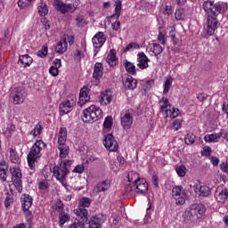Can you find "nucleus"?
I'll return each instance as SVG.
<instances>
[{
	"label": "nucleus",
	"mask_w": 228,
	"mask_h": 228,
	"mask_svg": "<svg viewBox=\"0 0 228 228\" xmlns=\"http://www.w3.org/2000/svg\"><path fill=\"white\" fill-rule=\"evenodd\" d=\"M203 10L207 13V33L208 35H215V31L218 29L219 15H224L227 12V4L206 1L203 3Z\"/></svg>",
	"instance_id": "1"
},
{
	"label": "nucleus",
	"mask_w": 228,
	"mask_h": 228,
	"mask_svg": "<svg viewBox=\"0 0 228 228\" xmlns=\"http://www.w3.org/2000/svg\"><path fill=\"white\" fill-rule=\"evenodd\" d=\"M45 149V142L42 140L37 141L30 149L27 156L28 167L32 172H35V161L38 159V158H42V151Z\"/></svg>",
	"instance_id": "2"
},
{
	"label": "nucleus",
	"mask_w": 228,
	"mask_h": 228,
	"mask_svg": "<svg viewBox=\"0 0 228 228\" xmlns=\"http://www.w3.org/2000/svg\"><path fill=\"white\" fill-rule=\"evenodd\" d=\"M101 118H102V110L95 105H91L83 111L82 120L86 124L97 122Z\"/></svg>",
	"instance_id": "3"
},
{
	"label": "nucleus",
	"mask_w": 228,
	"mask_h": 228,
	"mask_svg": "<svg viewBox=\"0 0 228 228\" xmlns=\"http://www.w3.org/2000/svg\"><path fill=\"white\" fill-rule=\"evenodd\" d=\"M70 167H72V160H61L60 165L53 168V177L63 184V183H65V177L69 175V168H70Z\"/></svg>",
	"instance_id": "4"
},
{
	"label": "nucleus",
	"mask_w": 228,
	"mask_h": 228,
	"mask_svg": "<svg viewBox=\"0 0 228 228\" xmlns=\"http://www.w3.org/2000/svg\"><path fill=\"white\" fill-rule=\"evenodd\" d=\"M90 199L82 198L79 201V206L77 209L74 210L75 215L78 216L83 222H88V210L85 208H90Z\"/></svg>",
	"instance_id": "5"
},
{
	"label": "nucleus",
	"mask_w": 228,
	"mask_h": 228,
	"mask_svg": "<svg viewBox=\"0 0 228 228\" xmlns=\"http://www.w3.org/2000/svg\"><path fill=\"white\" fill-rule=\"evenodd\" d=\"M26 97H28V93L26 92V89L21 86L14 87L11 92V98L12 99L14 105L24 104Z\"/></svg>",
	"instance_id": "6"
},
{
	"label": "nucleus",
	"mask_w": 228,
	"mask_h": 228,
	"mask_svg": "<svg viewBox=\"0 0 228 228\" xmlns=\"http://www.w3.org/2000/svg\"><path fill=\"white\" fill-rule=\"evenodd\" d=\"M55 6V10L60 12L62 15H65V13H74V12L77 10V4L76 2L71 4H65L61 0H56Z\"/></svg>",
	"instance_id": "7"
},
{
	"label": "nucleus",
	"mask_w": 228,
	"mask_h": 228,
	"mask_svg": "<svg viewBox=\"0 0 228 228\" xmlns=\"http://www.w3.org/2000/svg\"><path fill=\"white\" fill-rule=\"evenodd\" d=\"M76 101H77V99H76L74 94L69 96L66 102L61 103L60 112L62 113V115H67L68 113H70L74 106H76Z\"/></svg>",
	"instance_id": "8"
},
{
	"label": "nucleus",
	"mask_w": 228,
	"mask_h": 228,
	"mask_svg": "<svg viewBox=\"0 0 228 228\" xmlns=\"http://www.w3.org/2000/svg\"><path fill=\"white\" fill-rule=\"evenodd\" d=\"M103 145L108 149V151H110L111 152H117V151H118V143L111 134L105 135Z\"/></svg>",
	"instance_id": "9"
},
{
	"label": "nucleus",
	"mask_w": 228,
	"mask_h": 228,
	"mask_svg": "<svg viewBox=\"0 0 228 228\" xmlns=\"http://www.w3.org/2000/svg\"><path fill=\"white\" fill-rule=\"evenodd\" d=\"M121 126L125 130L131 129V126H133V114L129 110H123L121 112Z\"/></svg>",
	"instance_id": "10"
},
{
	"label": "nucleus",
	"mask_w": 228,
	"mask_h": 228,
	"mask_svg": "<svg viewBox=\"0 0 228 228\" xmlns=\"http://www.w3.org/2000/svg\"><path fill=\"white\" fill-rule=\"evenodd\" d=\"M172 197L176 200L177 206H183L186 200L183 197V186L176 185L172 189Z\"/></svg>",
	"instance_id": "11"
},
{
	"label": "nucleus",
	"mask_w": 228,
	"mask_h": 228,
	"mask_svg": "<svg viewBox=\"0 0 228 228\" xmlns=\"http://www.w3.org/2000/svg\"><path fill=\"white\" fill-rule=\"evenodd\" d=\"M86 102H90V88L88 86H84L80 89L77 104L82 108Z\"/></svg>",
	"instance_id": "12"
},
{
	"label": "nucleus",
	"mask_w": 228,
	"mask_h": 228,
	"mask_svg": "<svg viewBox=\"0 0 228 228\" xmlns=\"http://www.w3.org/2000/svg\"><path fill=\"white\" fill-rule=\"evenodd\" d=\"M149 61H151V60L145 55V53L140 52L137 54V67H139V69H142V70L143 69H148Z\"/></svg>",
	"instance_id": "13"
},
{
	"label": "nucleus",
	"mask_w": 228,
	"mask_h": 228,
	"mask_svg": "<svg viewBox=\"0 0 228 228\" xmlns=\"http://www.w3.org/2000/svg\"><path fill=\"white\" fill-rule=\"evenodd\" d=\"M134 186L135 191L142 195H145V193L149 191V183H147V181L143 178H141L136 183H134Z\"/></svg>",
	"instance_id": "14"
},
{
	"label": "nucleus",
	"mask_w": 228,
	"mask_h": 228,
	"mask_svg": "<svg viewBox=\"0 0 228 228\" xmlns=\"http://www.w3.org/2000/svg\"><path fill=\"white\" fill-rule=\"evenodd\" d=\"M160 113H163L165 118H168V115H170V110L172 109V105L168 102V99L163 97L160 101Z\"/></svg>",
	"instance_id": "15"
},
{
	"label": "nucleus",
	"mask_w": 228,
	"mask_h": 228,
	"mask_svg": "<svg viewBox=\"0 0 228 228\" xmlns=\"http://www.w3.org/2000/svg\"><path fill=\"white\" fill-rule=\"evenodd\" d=\"M20 200L23 211H29V208L33 206V198L28 194H22Z\"/></svg>",
	"instance_id": "16"
},
{
	"label": "nucleus",
	"mask_w": 228,
	"mask_h": 228,
	"mask_svg": "<svg viewBox=\"0 0 228 228\" xmlns=\"http://www.w3.org/2000/svg\"><path fill=\"white\" fill-rule=\"evenodd\" d=\"M93 45L96 49L101 47L102 45H104V43L106 42V37H104L103 32H98L92 39Z\"/></svg>",
	"instance_id": "17"
},
{
	"label": "nucleus",
	"mask_w": 228,
	"mask_h": 228,
	"mask_svg": "<svg viewBox=\"0 0 228 228\" xmlns=\"http://www.w3.org/2000/svg\"><path fill=\"white\" fill-rule=\"evenodd\" d=\"M189 209L195 216L196 219L199 218V215H204L206 213V207L202 204H192Z\"/></svg>",
	"instance_id": "18"
},
{
	"label": "nucleus",
	"mask_w": 228,
	"mask_h": 228,
	"mask_svg": "<svg viewBox=\"0 0 228 228\" xmlns=\"http://www.w3.org/2000/svg\"><path fill=\"white\" fill-rule=\"evenodd\" d=\"M194 191L195 193H200V197H209V194L211 193V190L206 185L194 186Z\"/></svg>",
	"instance_id": "19"
},
{
	"label": "nucleus",
	"mask_w": 228,
	"mask_h": 228,
	"mask_svg": "<svg viewBox=\"0 0 228 228\" xmlns=\"http://www.w3.org/2000/svg\"><path fill=\"white\" fill-rule=\"evenodd\" d=\"M67 39H61L57 45H55L54 51L58 54H63V53H67Z\"/></svg>",
	"instance_id": "20"
},
{
	"label": "nucleus",
	"mask_w": 228,
	"mask_h": 228,
	"mask_svg": "<svg viewBox=\"0 0 228 228\" xmlns=\"http://www.w3.org/2000/svg\"><path fill=\"white\" fill-rule=\"evenodd\" d=\"M183 222L184 224H193L195 222L196 217L192 211L190 210V208H187L185 212L183 215Z\"/></svg>",
	"instance_id": "21"
},
{
	"label": "nucleus",
	"mask_w": 228,
	"mask_h": 228,
	"mask_svg": "<svg viewBox=\"0 0 228 228\" xmlns=\"http://www.w3.org/2000/svg\"><path fill=\"white\" fill-rule=\"evenodd\" d=\"M106 61L110 67H115L117 65V51H115V49L110 50L106 58Z\"/></svg>",
	"instance_id": "22"
},
{
	"label": "nucleus",
	"mask_w": 228,
	"mask_h": 228,
	"mask_svg": "<svg viewBox=\"0 0 228 228\" xmlns=\"http://www.w3.org/2000/svg\"><path fill=\"white\" fill-rule=\"evenodd\" d=\"M111 186V183H110V180H105L98 183L96 184V191L97 193H101V191H106L110 190V187Z\"/></svg>",
	"instance_id": "23"
},
{
	"label": "nucleus",
	"mask_w": 228,
	"mask_h": 228,
	"mask_svg": "<svg viewBox=\"0 0 228 228\" xmlns=\"http://www.w3.org/2000/svg\"><path fill=\"white\" fill-rule=\"evenodd\" d=\"M137 85L138 82L136 81V79L133 78V77H126L124 82V86L126 90H134Z\"/></svg>",
	"instance_id": "24"
},
{
	"label": "nucleus",
	"mask_w": 228,
	"mask_h": 228,
	"mask_svg": "<svg viewBox=\"0 0 228 228\" xmlns=\"http://www.w3.org/2000/svg\"><path fill=\"white\" fill-rule=\"evenodd\" d=\"M102 70H103L102 63L96 62L94 68L93 77L94 79H101V77H102Z\"/></svg>",
	"instance_id": "25"
},
{
	"label": "nucleus",
	"mask_w": 228,
	"mask_h": 228,
	"mask_svg": "<svg viewBox=\"0 0 228 228\" xmlns=\"http://www.w3.org/2000/svg\"><path fill=\"white\" fill-rule=\"evenodd\" d=\"M113 97H111V94L108 93H102L99 97V102L102 104L103 106H108L110 102H111Z\"/></svg>",
	"instance_id": "26"
},
{
	"label": "nucleus",
	"mask_w": 228,
	"mask_h": 228,
	"mask_svg": "<svg viewBox=\"0 0 228 228\" xmlns=\"http://www.w3.org/2000/svg\"><path fill=\"white\" fill-rule=\"evenodd\" d=\"M37 12L41 17H45L49 13V8L47 7V4L44 3V0L38 4Z\"/></svg>",
	"instance_id": "27"
},
{
	"label": "nucleus",
	"mask_w": 228,
	"mask_h": 228,
	"mask_svg": "<svg viewBox=\"0 0 228 228\" xmlns=\"http://www.w3.org/2000/svg\"><path fill=\"white\" fill-rule=\"evenodd\" d=\"M115 13L110 16V19H118L120 18V12H122V2L120 0H117L115 2Z\"/></svg>",
	"instance_id": "28"
},
{
	"label": "nucleus",
	"mask_w": 228,
	"mask_h": 228,
	"mask_svg": "<svg viewBox=\"0 0 228 228\" xmlns=\"http://www.w3.org/2000/svg\"><path fill=\"white\" fill-rule=\"evenodd\" d=\"M70 221V215L65 212H59V226L63 227L67 222Z\"/></svg>",
	"instance_id": "29"
},
{
	"label": "nucleus",
	"mask_w": 228,
	"mask_h": 228,
	"mask_svg": "<svg viewBox=\"0 0 228 228\" xmlns=\"http://www.w3.org/2000/svg\"><path fill=\"white\" fill-rule=\"evenodd\" d=\"M18 63H21L24 67H29V65L33 63V58L28 54L21 55L20 56Z\"/></svg>",
	"instance_id": "30"
},
{
	"label": "nucleus",
	"mask_w": 228,
	"mask_h": 228,
	"mask_svg": "<svg viewBox=\"0 0 228 228\" xmlns=\"http://www.w3.org/2000/svg\"><path fill=\"white\" fill-rule=\"evenodd\" d=\"M205 142H208L209 143H216L217 142H220V135L218 133L207 134L204 137Z\"/></svg>",
	"instance_id": "31"
},
{
	"label": "nucleus",
	"mask_w": 228,
	"mask_h": 228,
	"mask_svg": "<svg viewBox=\"0 0 228 228\" xmlns=\"http://www.w3.org/2000/svg\"><path fill=\"white\" fill-rule=\"evenodd\" d=\"M128 183H132V184H136L138 181H140L142 178H140V175L134 171H131L127 175Z\"/></svg>",
	"instance_id": "32"
},
{
	"label": "nucleus",
	"mask_w": 228,
	"mask_h": 228,
	"mask_svg": "<svg viewBox=\"0 0 228 228\" xmlns=\"http://www.w3.org/2000/svg\"><path fill=\"white\" fill-rule=\"evenodd\" d=\"M67 142V128L61 127L59 132V139L58 143L59 145L65 144Z\"/></svg>",
	"instance_id": "33"
},
{
	"label": "nucleus",
	"mask_w": 228,
	"mask_h": 228,
	"mask_svg": "<svg viewBox=\"0 0 228 228\" xmlns=\"http://www.w3.org/2000/svg\"><path fill=\"white\" fill-rule=\"evenodd\" d=\"M22 177H12V184L19 193H22Z\"/></svg>",
	"instance_id": "34"
},
{
	"label": "nucleus",
	"mask_w": 228,
	"mask_h": 228,
	"mask_svg": "<svg viewBox=\"0 0 228 228\" xmlns=\"http://www.w3.org/2000/svg\"><path fill=\"white\" fill-rule=\"evenodd\" d=\"M125 61V68L126 72H128V74H131L132 76H134V74H136V66H134L133 62H130L128 61Z\"/></svg>",
	"instance_id": "35"
},
{
	"label": "nucleus",
	"mask_w": 228,
	"mask_h": 228,
	"mask_svg": "<svg viewBox=\"0 0 228 228\" xmlns=\"http://www.w3.org/2000/svg\"><path fill=\"white\" fill-rule=\"evenodd\" d=\"M60 158H67L69 156V146L67 144H59Z\"/></svg>",
	"instance_id": "36"
},
{
	"label": "nucleus",
	"mask_w": 228,
	"mask_h": 228,
	"mask_svg": "<svg viewBox=\"0 0 228 228\" xmlns=\"http://www.w3.org/2000/svg\"><path fill=\"white\" fill-rule=\"evenodd\" d=\"M77 222H74L69 224L68 228H85V224L88 221H83V219H79V216L77 217Z\"/></svg>",
	"instance_id": "37"
},
{
	"label": "nucleus",
	"mask_w": 228,
	"mask_h": 228,
	"mask_svg": "<svg viewBox=\"0 0 228 228\" xmlns=\"http://www.w3.org/2000/svg\"><path fill=\"white\" fill-rule=\"evenodd\" d=\"M77 28H85L86 26V20H85L84 15H77L75 19Z\"/></svg>",
	"instance_id": "38"
},
{
	"label": "nucleus",
	"mask_w": 228,
	"mask_h": 228,
	"mask_svg": "<svg viewBox=\"0 0 228 228\" xmlns=\"http://www.w3.org/2000/svg\"><path fill=\"white\" fill-rule=\"evenodd\" d=\"M227 197H228V191L227 190L224 189L219 192L216 199L218 202H225V200H227Z\"/></svg>",
	"instance_id": "39"
},
{
	"label": "nucleus",
	"mask_w": 228,
	"mask_h": 228,
	"mask_svg": "<svg viewBox=\"0 0 228 228\" xmlns=\"http://www.w3.org/2000/svg\"><path fill=\"white\" fill-rule=\"evenodd\" d=\"M172 77H168L165 83H164V91H163V94H168V92H170V86H172Z\"/></svg>",
	"instance_id": "40"
},
{
	"label": "nucleus",
	"mask_w": 228,
	"mask_h": 228,
	"mask_svg": "<svg viewBox=\"0 0 228 228\" xmlns=\"http://www.w3.org/2000/svg\"><path fill=\"white\" fill-rule=\"evenodd\" d=\"M106 215L104 214H98L94 216L92 219L98 223L100 225H102L106 222Z\"/></svg>",
	"instance_id": "41"
},
{
	"label": "nucleus",
	"mask_w": 228,
	"mask_h": 228,
	"mask_svg": "<svg viewBox=\"0 0 228 228\" xmlns=\"http://www.w3.org/2000/svg\"><path fill=\"white\" fill-rule=\"evenodd\" d=\"M12 163H19V155L13 148H9Z\"/></svg>",
	"instance_id": "42"
},
{
	"label": "nucleus",
	"mask_w": 228,
	"mask_h": 228,
	"mask_svg": "<svg viewBox=\"0 0 228 228\" xmlns=\"http://www.w3.org/2000/svg\"><path fill=\"white\" fill-rule=\"evenodd\" d=\"M184 142L186 145H193L195 143V134H187L184 137Z\"/></svg>",
	"instance_id": "43"
},
{
	"label": "nucleus",
	"mask_w": 228,
	"mask_h": 228,
	"mask_svg": "<svg viewBox=\"0 0 228 228\" xmlns=\"http://www.w3.org/2000/svg\"><path fill=\"white\" fill-rule=\"evenodd\" d=\"M113 126V118H111V116H108L107 118H105V120L103 122V127L105 129H111Z\"/></svg>",
	"instance_id": "44"
},
{
	"label": "nucleus",
	"mask_w": 228,
	"mask_h": 228,
	"mask_svg": "<svg viewBox=\"0 0 228 228\" xmlns=\"http://www.w3.org/2000/svg\"><path fill=\"white\" fill-rule=\"evenodd\" d=\"M152 53L155 54V56H159L163 53V48L159 44H153V51Z\"/></svg>",
	"instance_id": "45"
},
{
	"label": "nucleus",
	"mask_w": 228,
	"mask_h": 228,
	"mask_svg": "<svg viewBox=\"0 0 228 228\" xmlns=\"http://www.w3.org/2000/svg\"><path fill=\"white\" fill-rule=\"evenodd\" d=\"M175 171L177 173V175H179V177H184L186 175V167H184L183 165L176 167Z\"/></svg>",
	"instance_id": "46"
},
{
	"label": "nucleus",
	"mask_w": 228,
	"mask_h": 228,
	"mask_svg": "<svg viewBox=\"0 0 228 228\" xmlns=\"http://www.w3.org/2000/svg\"><path fill=\"white\" fill-rule=\"evenodd\" d=\"M37 56H39V58H45V56H47V44H45L41 50L37 52Z\"/></svg>",
	"instance_id": "47"
},
{
	"label": "nucleus",
	"mask_w": 228,
	"mask_h": 228,
	"mask_svg": "<svg viewBox=\"0 0 228 228\" xmlns=\"http://www.w3.org/2000/svg\"><path fill=\"white\" fill-rule=\"evenodd\" d=\"M175 19H176V20H183V19H184V10H176L175 12Z\"/></svg>",
	"instance_id": "48"
},
{
	"label": "nucleus",
	"mask_w": 228,
	"mask_h": 228,
	"mask_svg": "<svg viewBox=\"0 0 228 228\" xmlns=\"http://www.w3.org/2000/svg\"><path fill=\"white\" fill-rule=\"evenodd\" d=\"M12 174V177H22V173H20V169L13 167L10 169Z\"/></svg>",
	"instance_id": "49"
},
{
	"label": "nucleus",
	"mask_w": 228,
	"mask_h": 228,
	"mask_svg": "<svg viewBox=\"0 0 228 228\" xmlns=\"http://www.w3.org/2000/svg\"><path fill=\"white\" fill-rule=\"evenodd\" d=\"M8 174V169L0 167V179L4 183Z\"/></svg>",
	"instance_id": "50"
},
{
	"label": "nucleus",
	"mask_w": 228,
	"mask_h": 228,
	"mask_svg": "<svg viewBox=\"0 0 228 228\" xmlns=\"http://www.w3.org/2000/svg\"><path fill=\"white\" fill-rule=\"evenodd\" d=\"M86 224H88L89 228H102L97 221H94V219H91L89 222H86Z\"/></svg>",
	"instance_id": "51"
},
{
	"label": "nucleus",
	"mask_w": 228,
	"mask_h": 228,
	"mask_svg": "<svg viewBox=\"0 0 228 228\" xmlns=\"http://www.w3.org/2000/svg\"><path fill=\"white\" fill-rule=\"evenodd\" d=\"M168 117H170L171 118H175L176 117H179V109H170V114H168Z\"/></svg>",
	"instance_id": "52"
},
{
	"label": "nucleus",
	"mask_w": 228,
	"mask_h": 228,
	"mask_svg": "<svg viewBox=\"0 0 228 228\" xmlns=\"http://www.w3.org/2000/svg\"><path fill=\"white\" fill-rule=\"evenodd\" d=\"M182 124H183L182 119H175L173 123V127H174L175 131H179V129H181Z\"/></svg>",
	"instance_id": "53"
},
{
	"label": "nucleus",
	"mask_w": 228,
	"mask_h": 228,
	"mask_svg": "<svg viewBox=\"0 0 228 228\" xmlns=\"http://www.w3.org/2000/svg\"><path fill=\"white\" fill-rule=\"evenodd\" d=\"M49 72H50L51 76H53V77H56V76H58V74H60V69H58L57 67L52 66L49 69Z\"/></svg>",
	"instance_id": "54"
},
{
	"label": "nucleus",
	"mask_w": 228,
	"mask_h": 228,
	"mask_svg": "<svg viewBox=\"0 0 228 228\" xmlns=\"http://www.w3.org/2000/svg\"><path fill=\"white\" fill-rule=\"evenodd\" d=\"M219 139L224 138L228 141V131L226 129H221L220 133H217Z\"/></svg>",
	"instance_id": "55"
},
{
	"label": "nucleus",
	"mask_w": 228,
	"mask_h": 228,
	"mask_svg": "<svg viewBox=\"0 0 228 228\" xmlns=\"http://www.w3.org/2000/svg\"><path fill=\"white\" fill-rule=\"evenodd\" d=\"M55 208L59 211V213L63 212V202L60 200H57L55 202Z\"/></svg>",
	"instance_id": "56"
},
{
	"label": "nucleus",
	"mask_w": 228,
	"mask_h": 228,
	"mask_svg": "<svg viewBox=\"0 0 228 228\" xmlns=\"http://www.w3.org/2000/svg\"><path fill=\"white\" fill-rule=\"evenodd\" d=\"M81 58H83V53L80 50H75L74 52V60H77V61H81Z\"/></svg>",
	"instance_id": "57"
},
{
	"label": "nucleus",
	"mask_w": 228,
	"mask_h": 228,
	"mask_svg": "<svg viewBox=\"0 0 228 228\" xmlns=\"http://www.w3.org/2000/svg\"><path fill=\"white\" fill-rule=\"evenodd\" d=\"M73 172H75V174H83V172H85V167L83 165H77L73 169Z\"/></svg>",
	"instance_id": "58"
},
{
	"label": "nucleus",
	"mask_w": 228,
	"mask_h": 228,
	"mask_svg": "<svg viewBox=\"0 0 228 228\" xmlns=\"http://www.w3.org/2000/svg\"><path fill=\"white\" fill-rule=\"evenodd\" d=\"M151 181H152L153 186H155L156 188H159V177H158L157 175L151 177Z\"/></svg>",
	"instance_id": "59"
},
{
	"label": "nucleus",
	"mask_w": 228,
	"mask_h": 228,
	"mask_svg": "<svg viewBox=\"0 0 228 228\" xmlns=\"http://www.w3.org/2000/svg\"><path fill=\"white\" fill-rule=\"evenodd\" d=\"M158 42L161 44V45H165V34L163 32L159 31V36H158Z\"/></svg>",
	"instance_id": "60"
},
{
	"label": "nucleus",
	"mask_w": 228,
	"mask_h": 228,
	"mask_svg": "<svg viewBox=\"0 0 228 228\" xmlns=\"http://www.w3.org/2000/svg\"><path fill=\"white\" fill-rule=\"evenodd\" d=\"M31 1L29 0H23V4H20V0L18 1V6L20 8H26L27 6H29L31 4Z\"/></svg>",
	"instance_id": "61"
},
{
	"label": "nucleus",
	"mask_w": 228,
	"mask_h": 228,
	"mask_svg": "<svg viewBox=\"0 0 228 228\" xmlns=\"http://www.w3.org/2000/svg\"><path fill=\"white\" fill-rule=\"evenodd\" d=\"M220 168L222 172L228 175V162H222L220 164Z\"/></svg>",
	"instance_id": "62"
},
{
	"label": "nucleus",
	"mask_w": 228,
	"mask_h": 228,
	"mask_svg": "<svg viewBox=\"0 0 228 228\" xmlns=\"http://www.w3.org/2000/svg\"><path fill=\"white\" fill-rule=\"evenodd\" d=\"M163 13L164 15H172V5H166Z\"/></svg>",
	"instance_id": "63"
},
{
	"label": "nucleus",
	"mask_w": 228,
	"mask_h": 228,
	"mask_svg": "<svg viewBox=\"0 0 228 228\" xmlns=\"http://www.w3.org/2000/svg\"><path fill=\"white\" fill-rule=\"evenodd\" d=\"M134 183H128L126 185L125 189L126 193H131V191H133V190H134Z\"/></svg>",
	"instance_id": "64"
}]
</instances>
